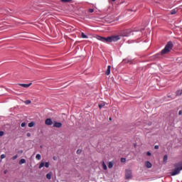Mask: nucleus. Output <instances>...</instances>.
Listing matches in <instances>:
<instances>
[{"instance_id":"obj_10","label":"nucleus","mask_w":182,"mask_h":182,"mask_svg":"<svg viewBox=\"0 0 182 182\" xmlns=\"http://www.w3.org/2000/svg\"><path fill=\"white\" fill-rule=\"evenodd\" d=\"M46 178H48V180H50V178H52V173L51 172L46 174Z\"/></svg>"},{"instance_id":"obj_11","label":"nucleus","mask_w":182,"mask_h":182,"mask_svg":"<svg viewBox=\"0 0 182 182\" xmlns=\"http://www.w3.org/2000/svg\"><path fill=\"white\" fill-rule=\"evenodd\" d=\"M113 165H114L113 161H109V162L108 163V168H113Z\"/></svg>"},{"instance_id":"obj_24","label":"nucleus","mask_w":182,"mask_h":182,"mask_svg":"<svg viewBox=\"0 0 182 182\" xmlns=\"http://www.w3.org/2000/svg\"><path fill=\"white\" fill-rule=\"evenodd\" d=\"M45 167H46V168H48L49 167V162H46L45 164H44Z\"/></svg>"},{"instance_id":"obj_9","label":"nucleus","mask_w":182,"mask_h":182,"mask_svg":"<svg viewBox=\"0 0 182 182\" xmlns=\"http://www.w3.org/2000/svg\"><path fill=\"white\" fill-rule=\"evenodd\" d=\"M111 66L110 65H108L107 66V69L105 72V75H107V76H109V75H110V69H111Z\"/></svg>"},{"instance_id":"obj_40","label":"nucleus","mask_w":182,"mask_h":182,"mask_svg":"<svg viewBox=\"0 0 182 182\" xmlns=\"http://www.w3.org/2000/svg\"><path fill=\"white\" fill-rule=\"evenodd\" d=\"M109 120H112V118H109Z\"/></svg>"},{"instance_id":"obj_14","label":"nucleus","mask_w":182,"mask_h":182,"mask_svg":"<svg viewBox=\"0 0 182 182\" xmlns=\"http://www.w3.org/2000/svg\"><path fill=\"white\" fill-rule=\"evenodd\" d=\"M181 95H182V90H179L176 91L177 96H181Z\"/></svg>"},{"instance_id":"obj_35","label":"nucleus","mask_w":182,"mask_h":182,"mask_svg":"<svg viewBox=\"0 0 182 182\" xmlns=\"http://www.w3.org/2000/svg\"><path fill=\"white\" fill-rule=\"evenodd\" d=\"M154 149H155V150H158V149H159V145H156V146H154Z\"/></svg>"},{"instance_id":"obj_21","label":"nucleus","mask_w":182,"mask_h":182,"mask_svg":"<svg viewBox=\"0 0 182 182\" xmlns=\"http://www.w3.org/2000/svg\"><path fill=\"white\" fill-rule=\"evenodd\" d=\"M99 108L100 109H102V107H105V103H101V104H99Z\"/></svg>"},{"instance_id":"obj_26","label":"nucleus","mask_w":182,"mask_h":182,"mask_svg":"<svg viewBox=\"0 0 182 182\" xmlns=\"http://www.w3.org/2000/svg\"><path fill=\"white\" fill-rule=\"evenodd\" d=\"M18 159V155H15L12 157V160H16Z\"/></svg>"},{"instance_id":"obj_6","label":"nucleus","mask_w":182,"mask_h":182,"mask_svg":"<svg viewBox=\"0 0 182 182\" xmlns=\"http://www.w3.org/2000/svg\"><path fill=\"white\" fill-rule=\"evenodd\" d=\"M53 127H57L58 129H60V127H62V124L60 122H54Z\"/></svg>"},{"instance_id":"obj_4","label":"nucleus","mask_w":182,"mask_h":182,"mask_svg":"<svg viewBox=\"0 0 182 182\" xmlns=\"http://www.w3.org/2000/svg\"><path fill=\"white\" fill-rule=\"evenodd\" d=\"M132 170H128L127 169L125 171V178L127 180H129L132 178Z\"/></svg>"},{"instance_id":"obj_15","label":"nucleus","mask_w":182,"mask_h":182,"mask_svg":"<svg viewBox=\"0 0 182 182\" xmlns=\"http://www.w3.org/2000/svg\"><path fill=\"white\" fill-rule=\"evenodd\" d=\"M102 168L104 170H107V166H106L105 161H102Z\"/></svg>"},{"instance_id":"obj_28","label":"nucleus","mask_w":182,"mask_h":182,"mask_svg":"<svg viewBox=\"0 0 182 182\" xmlns=\"http://www.w3.org/2000/svg\"><path fill=\"white\" fill-rule=\"evenodd\" d=\"M80 153H82V150L77 149V154H80Z\"/></svg>"},{"instance_id":"obj_31","label":"nucleus","mask_w":182,"mask_h":182,"mask_svg":"<svg viewBox=\"0 0 182 182\" xmlns=\"http://www.w3.org/2000/svg\"><path fill=\"white\" fill-rule=\"evenodd\" d=\"M4 132H2V131H0V136H4Z\"/></svg>"},{"instance_id":"obj_7","label":"nucleus","mask_w":182,"mask_h":182,"mask_svg":"<svg viewBox=\"0 0 182 182\" xmlns=\"http://www.w3.org/2000/svg\"><path fill=\"white\" fill-rule=\"evenodd\" d=\"M145 166L147 168H151V167H152L151 163L150 161H146L145 162Z\"/></svg>"},{"instance_id":"obj_27","label":"nucleus","mask_w":182,"mask_h":182,"mask_svg":"<svg viewBox=\"0 0 182 182\" xmlns=\"http://www.w3.org/2000/svg\"><path fill=\"white\" fill-rule=\"evenodd\" d=\"M25 126H26V123L22 122L21 123V127H25Z\"/></svg>"},{"instance_id":"obj_17","label":"nucleus","mask_w":182,"mask_h":182,"mask_svg":"<svg viewBox=\"0 0 182 182\" xmlns=\"http://www.w3.org/2000/svg\"><path fill=\"white\" fill-rule=\"evenodd\" d=\"M33 126H35V122H31L28 123V127H33Z\"/></svg>"},{"instance_id":"obj_20","label":"nucleus","mask_w":182,"mask_h":182,"mask_svg":"<svg viewBox=\"0 0 182 182\" xmlns=\"http://www.w3.org/2000/svg\"><path fill=\"white\" fill-rule=\"evenodd\" d=\"M41 154H36V160H41Z\"/></svg>"},{"instance_id":"obj_25","label":"nucleus","mask_w":182,"mask_h":182,"mask_svg":"<svg viewBox=\"0 0 182 182\" xmlns=\"http://www.w3.org/2000/svg\"><path fill=\"white\" fill-rule=\"evenodd\" d=\"M5 157H6V155H5V154H1V160L4 159H5Z\"/></svg>"},{"instance_id":"obj_29","label":"nucleus","mask_w":182,"mask_h":182,"mask_svg":"<svg viewBox=\"0 0 182 182\" xmlns=\"http://www.w3.org/2000/svg\"><path fill=\"white\" fill-rule=\"evenodd\" d=\"M121 161H122V163H124L126 161V159L122 158Z\"/></svg>"},{"instance_id":"obj_13","label":"nucleus","mask_w":182,"mask_h":182,"mask_svg":"<svg viewBox=\"0 0 182 182\" xmlns=\"http://www.w3.org/2000/svg\"><path fill=\"white\" fill-rule=\"evenodd\" d=\"M25 163H26V160H25V159H21L19 161V164H25Z\"/></svg>"},{"instance_id":"obj_22","label":"nucleus","mask_w":182,"mask_h":182,"mask_svg":"<svg viewBox=\"0 0 182 182\" xmlns=\"http://www.w3.org/2000/svg\"><path fill=\"white\" fill-rule=\"evenodd\" d=\"M44 166H45V163L41 162V163L40 164V165H39L38 168H42V167H43Z\"/></svg>"},{"instance_id":"obj_37","label":"nucleus","mask_w":182,"mask_h":182,"mask_svg":"<svg viewBox=\"0 0 182 182\" xmlns=\"http://www.w3.org/2000/svg\"><path fill=\"white\" fill-rule=\"evenodd\" d=\"M181 114H182V112H181V110H180L178 112L179 116L181 115Z\"/></svg>"},{"instance_id":"obj_2","label":"nucleus","mask_w":182,"mask_h":182,"mask_svg":"<svg viewBox=\"0 0 182 182\" xmlns=\"http://www.w3.org/2000/svg\"><path fill=\"white\" fill-rule=\"evenodd\" d=\"M173 49V42L168 41L165 48L161 51V55H166Z\"/></svg>"},{"instance_id":"obj_1","label":"nucleus","mask_w":182,"mask_h":182,"mask_svg":"<svg viewBox=\"0 0 182 182\" xmlns=\"http://www.w3.org/2000/svg\"><path fill=\"white\" fill-rule=\"evenodd\" d=\"M132 35V31L125 30L122 31L118 36H113L110 37H102L100 36H97V39L100 41L101 42H104V43H110L111 42H117V41H120L122 38H127Z\"/></svg>"},{"instance_id":"obj_33","label":"nucleus","mask_w":182,"mask_h":182,"mask_svg":"<svg viewBox=\"0 0 182 182\" xmlns=\"http://www.w3.org/2000/svg\"><path fill=\"white\" fill-rule=\"evenodd\" d=\"M124 63H129V60H127V59H125V60H124Z\"/></svg>"},{"instance_id":"obj_34","label":"nucleus","mask_w":182,"mask_h":182,"mask_svg":"<svg viewBox=\"0 0 182 182\" xmlns=\"http://www.w3.org/2000/svg\"><path fill=\"white\" fill-rule=\"evenodd\" d=\"M146 156H151V153L150 151H148V152L146 153Z\"/></svg>"},{"instance_id":"obj_16","label":"nucleus","mask_w":182,"mask_h":182,"mask_svg":"<svg viewBox=\"0 0 182 182\" xmlns=\"http://www.w3.org/2000/svg\"><path fill=\"white\" fill-rule=\"evenodd\" d=\"M81 38H82L83 39H87V36H86L85 33H82Z\"/></svg>"},{"instance_id":"obj_5","label":"nucleus","mask_w":182,"mask_h":182,"mask_svg":"<svg viewBox=\"0 0 182 182\" xmlns=\"http://www.w3.org/2000/svg\"><path fill=\"white\" fill-rule=\"evenodd\" d=\"M45 124H46V126H52L53 124V121H52V119L50 118L46 119Z\"/></svg>"},{"instance_id":"obj_36","label":"nucleus","mask_w":182,"mask_h":182,"mask_svg":"<svg viewBox=\"0 0 182 182\" xmlns=\"http://www.w3.org/2000/svg\"><path fill=\"white\" fill-rule=\"evenodd\" d=\"M27 137H31V133H27Z\"/></svg>"},{"instance_id":"obj_19","label":"nucleus","mask_w":182,"mask_h":182,"mask_svg":"<svg viewBox=\"0 0 182 182\" xmlns=\"http://www.w3.org/2000/svg\"><path fill=\"white\" fill-rule=\"evenodd\" d=\"M61 2H63L65 4L68 3V2H72V0H60Z\"/></svg>"},{"instance_id":"obj_8","label":"nucleus","mask_w":182,"mask_h":182,"mask_svg":"<svg viewBox=\"0 0 182 182\" xmlns=\"http://www.w3.org/2000/svg\"><path fill=\"white\" fill-rule=\"evenodd\" d=\"M18 85H19V86H21L22 87L28 88L30 86H31L32 83H30V84H18Z\"/></svg>"},{"instance_id":"obj_18","label":"nucleus","mask_w":182,"mask_h":182,"mask_svg":"<svg viewBox=\"0 0 182 182\" xmlns=\"http://www.w3.org/2000/svg\"><path fill=\"white\" fill-rule=\"evenodd\" d=\"M168 156L167 155L164 156V163H167Z\"/></svg>"},{"instance_id":"obj_12","label":"nucleus","mask_w":182,"mask_h":182,"mask_svg":"<svg viewBox=\"0 0 182 182\" xmlns=\"http://www.w3.org/2000/svg\"><path fill=\"white\" fill-rule=\"evenodd\" d=\"M176 14H177V10L176 9L171 11V15H176Z\"/></svg>"},{"instance_id":"obj_39","label":"nucleus","mask_w":182,"mask_h":182,"mask_svg":"<svg viewBox=\"0 0 182 182\" xmlns=\"http://www.w3.org/2000/svg\"><path fill=\"white\" fill-rule=\"evenodd\" d=\"M114 1H116V0H112V2H114Z\"/></svg>"},{"instance_id":"obj_23","label":"nucleus","mask_w":182,"mask_h":182,"mask_svg":"<svg viewBox=\"0 0 182 182\" xmlns=\"http://www.w3.org/2000/svg\"><path fill=\"white\" fill-rule=\"evenodd\" d=\"M25 105H31V100H28L24 102Z\"/></svg>"},{"instance_id":"obj_32","label":"nucleus","mask_w":182,"mask_h":182,"mask_svg":"<svg viewBox=\"0 0 182 182\" xmlns=\"http://www.w3.org/2000/svg\"><path fill=\"white\" fill-rule=\"evenodd\" d=\"M18 154H22V153H23V150H19L18 151Z\"/></svg>"},{"instance_id":"obj_30","label":"nucleus","mask_w":182,"mask_h":182,"mask_svg":"<svg viewBox=\"0 0 182 182\" xmlns=\"http://www.w3.org/2000/svg\"><path fill=\"white\" fill-rule=\"evenodd\" d=\"M89 12H90V14H92V12H94V10H93L92 9H89Z\"/></svg>"},{"instance_id":"obj_3","label":"nucleus","mask_w":182,"mask_h":182,"mask_svg":"<svg viewBox=\"0 0 182 182\" xmlns=\"http://www.w3.org/2000/svg\"><path fill=\"white\" fill-rule=\"evenodd\" d=\"M175 167L176 168L171 173V176H177V174H180V171L182 170V164H176Z\"/></svg>"},{"instance_id":"obj_38","label":"nucleus","mask_w":182,"mask_h":182,"mask_svg":"<svg viewBox=\"0 0 182 182\" xmlns=\"http://www.w3.org/2000/svg\"><path fill=\"white\" fill-rule=\"evenodd\" d=\"M53 160H55V161H56V160H58V159L55 157V156H53Z\"/></svg>"}]
</instances>
